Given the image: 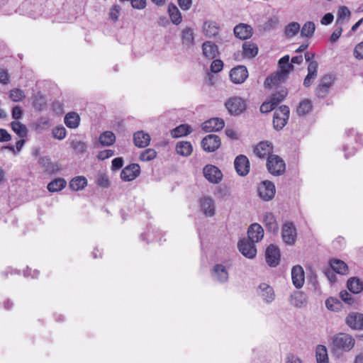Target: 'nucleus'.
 Segmentation results:
<instances>
[{"mask_svg": "<svg viewBox=\"0 0 363 363\" xmlns=\"http://www.w3.org/2000/svg\"><path fill=\"white\" fill-rule=\"evenodd\" d=\"M289 55H285L279 60V69L265 79L264 86L266 87H272L286 79L289 74L294 69L293 65L289 62Z\"/></svg>", "mask_w": 363, "mask_h": 363, "instance_id": "nucleus-1", "label": "nucleus"}, {"mask_svg": "<svg viewBox=\"0 0 363 363\" xmlns=\"http://www.w3.org/2000/svg\"><path fill=\"white\" fill-rule=\"evenodd\" d=\"M355 345L354 338L350 334L340 333L333 337V350L341 352H350Z\"/></svg>", "mask_w": 363, "mask_h": 363, "instance_id": "nucleus-2", "label": "nucleus"}, {"mask_svg": "<svg viewBox=\"0 0 363 363\" xmlns=\"http://www.w3.org/2000/svg\"><path fill=\"white\" fill-rule=\"evenodd\" d=\"M289 118V108L286 106H281L275 110L273 118L274 128L281 130L287 123Z\"/></svg>", "mask_w": 363, "mask_h": 363, "instance_id": "nucleus-3", "label": "nucleus"}, {"mask_svg": "<svg viewBox=\"0 0 363 363\" xmlns=\"http://www.w3.org/2000/svg\"><path fill=\"white\" fill-rule=\"evenodd\" d=\"M267 167L268 171L273 175H281L285 171V163L279 156L270 155L267 158Z\"/></svg>", "mask_w": 363, "mask_h": 363, "instance_id": "nucleus-4", "label": "nucleus"}, {"mask_svg": "<svg viewBox=\"0 0 363 363\" xmlns=\"http://www.w3.org/2000/svg\"><path fill=\"white\" fill-rule=\"evenodd\" d=\"M225 105L228 112L232 115L240 114L247 107L245 101L239 96L230 98Z\"/></svg>", "mask_w": 363, "mask_h": 363, "instance_id": "nucleus-5", "label": "nucleus"}, {"mask_svg": "<svg viewBox=\"0 0 363 363\" xmlns=\"http://www.w3.org/2000/svg\"><path fill=\"white\" fill-rule=\"evenodd\" d=\"M281 237L284 242L288 245H294L297 238V231L291 222L284 224L281 230Z\"/></svg>", "mask_w": 363, "mask_h": 363, "instance_id": "nucleus-6", "label": "nucleus"}, {"mask_svg": "<svg viewBox=\"0 0 363 363\" xmlns=\"http://www.w3.org/2000/svg\"><path fill=\"white\" fill-rule=\"evenodd\" d=\"M275 186L269 181L262 182L258 187L259 197L266 201L272 200L275 195Z\"/></svg>", "mask_w": 363, "mask_h": 363, "instance_id": "nucleus-7", "label": "nucleus"}, {"mask_svg": "<svg viewBox=\"0 0 363 363\" xmlns=\"http://www.w3.org/2000/svg\"><path fill=\"white\" fill-rule=\"evenodd\" d=\"M203 173L205 178L211 183L218 184L223 178L221 171L216 166L207 164L203 167Z\"/></svg>", "mask_w": 363, "mask_h": 363, "instance_id": "nucleus-8", "label": "nucleus"}, {"mask_svg": "<svg viewBox=\"0 0 363 363\" xmlns=\"http://www.w3.org/2000/svg\"><path fill=\"white\" fill-rule=\"evenodd\" d=\"M239 251L243 256L248 259H253L257 255V249L255 242L250 240L243 239L239 241L238 244Z\"/></svg>", "mask_w": 363, "mask_h": 363, "instance_id": "nucleus-9", "label": "nucleus"}, {"mask_svg": "<svg viewBox=\"0 0 363 363\" xmlns=\"http://www.w3.org/2000/svg\"><path fill=\"white\" fill-rule=\"evenodd\" d=\"M221 145L220 138L216 135L210 134L206 136L201 141V146L204 151L213 152Z\"/></svg>", "mask_w": 363, "mask_h": 363, "instance_id": "nucleus-10", "label": "nucleus"}, {"mask_svg": "<svg viewBox=\"0 0 363 363\" xmlns=\"http://www.w3.org/2000/svg\"><path fill=\"white\" fill-rule=\"evenodd\" d=\"M265 259L269 266H277L280 262V251L278 247L274 245L268 246L265 252Z\"/></svg>", "mask_w": 363, "mask_h": 363, "instance_id": "nucleus-11", "label": "nucleus"}, {"mask_svg": "<svg viewBox=\"0 0 363 363\" xmlns=\"http://www.w3.org/2000/svg\"><path fill=\"white\" fill-rule=\"evenodd\" d=\"M248 77V71L246 67L240 65L230 72V78L234 84H242Z\"/></svg>", "mask_w": 363, "mask_h": 363, "instance_id": "nucleus-12", "label": "nucleus"}, {"mask_svg": "<svg viewBox=\"0 0 363 363\" xmlns=\"http://www.w3.org/2000/svg\"><path fill=\"white\" fill-rule=\"evenodd\" d=\"M140 171V167L138 164H131L122 170L121 177L125 182H130L139 175Z\"/></svg>", "mask_w": 363, "mask_h": 363, "instance_id": "nucleus-13", "label": "nucleus"}, {"mask_svg": "<svg viewBox=\"0 0 363 363\" xmlns=\"http://www.w3.org/2000/svg\"><path fill=\"white\" fill-rule=\"evenodd\" d=\"M212 277L219 283L227 282L229 274L226 267L223 264H217L214 265L212 270Z\"/></svg>", "mask_w": 363, "mask_h": 363, "instance_id": "nucleus-14", "label": "nucleus"}, {"mask_svg": "<svg viewBox=\"0 0 363 363\" xmlns=\"http://www.w3.org/2000/svg\"><path fill=\"white\" fill-rule=\"evenodd\" d=\"M234 165L237 173L240 176H245L250 171V162L245 155L238 156L235 160Z\"/></svg>", "mask_w": 363, "mask_h": 363, "instance_id": "nucleus-15", "label": "nucleus"}, {"mask_svg": "<svg viewBox=\"0 0 363 363\" xmlns=\"http://www.w3.org/2000/svg\"><path fill=\"white\" fill-rule=\"evenodd\" d=\"M346 324L353 330H363V314L351 313L345 320Z\"/></svg>", "mask_w": 363, "mask_h": 363, "instance_id": "nucleus-16", "label": "nucleus"}, {"mask_svg": "<svg viewBox=\"0 0 363 363\" xmlns=\"http://www.w3.org/2000/svg\"><path fill=\"white\" fill-rule=\"evenodd\" d=\"M200 206L202 212L207 216L212 217L215 215V201L211 196H203L200 200Z\"/></svg>", "mask_w": 363, "mask_h": 363, "instance_id": "nucleus-17", "label": "nucleus"}, {"mask_svg": "<svg viewBox=\"0 0 363 363\" xmlns=\"http://www.w3.org/2000/svg\"><path fill=\"white\" fill-rule=\"evenodd\" d=\"M257 294L266 303H271L275 297L273 288L266 283H262L259 284L257 289Z\"/></svg>", "mask_w": 363, "mask_h": 363, "instance_id": "nucleus-18", "label": "nucleus"}, {"mask_svg": "<svg viewBox=\"0 0 363 363\" xmlns=\"http://www.w3.org/2000/svg\"><path fill=\"white\" fill-rule=\"evenodd\" d=\"M291 279L293 284L296 289H301L303 286L305 275L302 267L300 265L293 267L291 269Z\"/></svg>", "mask_w": 363, "mask_h": 363, "instance_id": "nucleus-19", "label": "nucleus"}, {"mask_svg": "<svg viewBox=\"0 0 363 363\" xmlns=\"http://www.w3.org/2000/svg\"><path fill=\"white\" fill-rule=\"evenodd\" d=\"M247 236L252 242H258L264 237V230L259 224L253 223L248 228Z\"/></svg>", "mask_w": 363, "mask_h": 363, "instance_id": "nucleus-20", "label": "nucleus"}, {"mask_svg": "<svg viewBox=\"0 0 363 363\" xmlns=\"http://www.w3.org/2000/svg\"><path fill=\"white\" fill-rule=\"evenodd\" d=\"M224 121L221 118H213L202 123V129L206 132H214L224 127Z\"/></svg>", "mask_w": 363, "mask_h": 363, "instance_id": "nucleus-21", "label": "nucleus"}, {"mask_svg": "<svg viewBox=\"0 0 363 363\" xmlns=\"http://www.w3.org/2000/svg\"><path fill=\"white\" fill-rule=\"evenodd\" d=\"M272 144L268 141L260 142L254 148V152L259 158H264L266 156H269L272 152Z\"/></svg>", "mask_w": 363, "mask_h": 363, "instance_id": "nucleus-22", "label": "nucleus"}, {"mask_svg": "<svg viewBox=\"0 0 363 363\" xmlns=\"http://www.w3.org/2000/svg\"><path fill=\"white\" fill-rule=\"evenodd\" d=\"M235 35L242 40L250 38L252 35V28L250 26L240 23L234 28Z\"/></svg>", "mask_w": 363, "mask_h": 363, "instance_id": "nucleus-23", "label": "nucleus"}, {"mask_svg": "<svg viewBox=\"0 0 363 363\" xmlns=\"http://www.w3.org/2000/svg\"><path fill=\"white\" fill-rule=\"evenodd\" d=\"M331 84L332 79L330 77L325 76L323 77L316 89V95L320 98L325 97L329 91Z\"/></svg>", "mask_w": 363, "mask_h": 363, "instance_id": "nucleus-24", "label": "nucleus"}, {"mask_svg": "<svg viewBox=\"0 0 363 363\" xmlns=\"http://www.w3.org/2000/svg\"><path fill=\"white\" fill-rule=\"evenodd\" d=\"M133 141L135 146L143 148L147 147L150 142V136L144 131H138L133 135Z\"/></svg>", "mask_w": 363, "mask_h": 363, "instance_id": "nucleus-25", "label": "nucleus"}, {"mask_svg": "<svg viewBox=\"0 0 363 363\" xmlns=\"http://www.w3.org/2000/svg\"><path fill=\"white\" fill-rule=\"evenodd\" d=\"M203 33L208 38H212L218 35L220 28L217 23L212 21H206L203 25Z\"/></svg>", "mask_w": 363, "mask_h": 363, "instance_id": "nucleus-26", "label": "nucleus"}, {"mask_svg": "<svg viewBox=\"0 0 363 363\" xmlns=\"http://www.w3.org/2000/svg\"><path fill=\"white\" fill-rule=\"evenodd\" d=\"M203 54L206 57L213 59L218 53V49L216 44L206 41L202 45Z\"/></svg>", "mask_w": 363, "mask_h": 363, "instance_id": "nucleus-27", "label": "nucleus"}, {"mask_svg": "<svg viewBox=\"0 0 363 363\" xmlns=\"http://www.w3.org/2000/svg\"><path fill=\"white\" fill-rule=\"evenodd\" d=\"M263 221L267 230L272 233H276L278 230V224L274 215L270 212H266L263 215Z\"/></svg>", "mask_w": 363, "mask_h": 363, "instance_id": "nucleus-28", "label": "nucleus"}, {"mask_svg": "<svg viewBox=\"0 0 363 363\" xmlns=\"http://www.w3.org/2000/svg\"><path fill=\"white\" fill-rule=\"evenodd\" d=\"M330 266L334 272L340 274H347L348 273V267L347 264L337 259H333L330 261Z\"/></svg>", "mask_w": 363, "mask_h": 363, "instance_id": "nucleus-29", "label": "nucleus"}, {"mask_svg": "<svg viewBox=\"0 0 363 363\" xmlns=\"http://www.w3.org/2000/svg\"><path fill=\"white\" fill-rule=\"evenodd\" d=\"M258 52L257 46L251 42H245L242 44V55L244 57L252 58L257 55Z\"/></svg>", "mask_w": 363, "mask_h": 363, "instance_id": "nucleus-30", "label": "nucleus"}, {"mask_svg": "<svg viewBox=\"0 0 363 363\" xmlns=\"http://www.w3.org/2000/svg\"><path fill=\"white\" fill-rule=\"evenodd\" d=\"M176 151L177 154L184 157H187L191 154L193 147L189 142L180 141L177 144Z\"/></svg>", "mask_w": 363, "mask_h": 363, "instance_id": "nucleus-31", "label": "nucleus"}, {"mask_svg": "<svg viewBox=\"0 0 363 363\" xmlns=\"http://www.w3.org/2000/svg\"><path fill=\"white\" fill-rule=\"evenodd\" d=\"M87 185V179L83 176H78L73 178L69 182V187L73 191L82 190Z\"/></svg>", "mask_w": 363, "mask_h": 363, "instance_id": "nucleus-32", "label": "nucleus"}, {"mask_svg": "<svg viewBox=\"0 0 363 363\" xmlns=\"http://www.w3.org/2000/svg\"><path fill=\"white\" fill-rule=\"evenodd\" d=\"M99 141L102 146H111L116 141V135L111 131H104L99 135Z\"/></svg>", "mask_w": 363, "mask_h": 363, "instance_id": "nucleus-33", "label": "nucleus"}, {"mask_svg": "<svg viewBox=\"0 0 363 363\" xmlns=\"http://www.w3.org/2000/svg\"><path fill=\"white\" fill-rule=\"evenodd\" d=\"M79 122L80 117L75 112L68 113L65 117V123L69 128H77L79 125Z\"/></svg>", "mask_w": 363, "mask_h": 363, "instance_id": "nucleus-34", "label": "nucleus"}, {"mask_svg": "<svg viewBox=\"0 0 363 363\" xmlns=\"http://www.w3.org/2000/svg\"><path fill=\"white\" fill-rule=\"evenodd\" d=\"M67 185V182L62 178L55 179L48 184V190L54 193L62 190Z\"/></svg>", "mask_w": 363, "mask_h": 363, "instance_id": "nucleus-35", "label": "nucleus"}, {"mask_svg": "<svg viewBox=\"0 0 363 363\" xmlns=\"http://www.w3.org/2000/svg\"><path fill=\"white\" fill-rule=\"evenodd\" d=\"M168 13L172 22L175 25H179L182 21V14L178 8L173 4L168 5Z\"/></svg>", "mask_w": 363, "mask_h": 363, "instance_id": "nucleus-36", "label": "nucleus"}, {"mask_svg": "<svg viewBox=\"0 0 363 363\" xmlns=\"http://www.w3.org/2000/svg\"><path fill=\"white\" fill-rule=\"evenodd\" d=\"M317 363H328V350L325 346L319 345L315 349Z\"/></svg>", "mask_w": 363, "mask_h": 363, "instance_id": "nucleus-37", "label": "nucleus"}, {"mask_svg": "<svg viewBox=\"0 0 363 363\" xmlns=\"http://www.w3.org/2000/svg\"><path fill=\"white\" fill-rule=\"evenodd\" d=\"M347 288L353 294H359L363 290V282L357 278H350L347 281Z\"/></svg>", "mask_w": 363, "mask_h": 363, "instance_id": "nucleus-38", "label": "nucleus"}, {"mask_svg": "<svg viewBox=\"0 0 363 363\" xmlns=\"http://www.w3.org/2000/svg\"><path fill=\"white\" fill-rule=\"evenodd\" d=\"M306 296L301 291L295 292L291 297V303L298 308L306 304Z\"/></svg>", "mask_w": 363, "mask_h": 363, "instance_id": "nucleus-39", "label": "nucleus"}, {"mask_svg": "<svg viewBox=\"0 0 363 363\" xmlns=\"http://www.w3.org/2000/svg\"><path fill=\"white\" fill-rule=\"evenodd\" d=\"M11 127L14 133L19 137L25 138L28 134V129L26 126L18 121H14L11 123Z\"/></svg>", "mask_w": 363, "mask_h": 363, "instance_id": "nucleus-40", "label": "nucleus"}, {"mask_svg": "<svg viewBox=\"0 0 363 363\" xmlns=\"http://www.w3.org/2000/svg\"><path fill=\"white\" fill-rule=\"evenodd\" d=\"M191 132V128L189 125L183 124L174 128L171 131L173 138H180L186 135Z\"/></svg>", "mask_w": 363, "mask_h": 363, "instance_id": "nucleus-41", "label": "nucleus"}, {"mask_svg": "<svg viewBox=\"0 0 363 363\" xmlns=\"http://www.w3.org/2000/svg\"><path fill=\"white\" fill-rule=\"evenodd\" d=\"M315 29V23L312 21H308L303 24L301 30V35L306 38H311Z\"/></svg>", "mask_w": 363, "mask_h": 363, "instance_id": "nucleus-42", "label": "nucleus"}, {"mask_svg": "<svg viewBox=\"0 0 363 363\" xmlns=\"http://www.w3.org/2000/svg\"><path fill=\"white\" fill-rule=\"evenodd\" d=\"M312 110V103L308 99H304L300 102L297 107L296 111L298 115L303 116L309 113Z\"/></svg>", "mask_w": 363, "mask_h": 363, "instance_id": "nucleus-43", "label": "nucleus"}, {"mask_svg": "<svg viewBox=\"0 0 363 363\" xmlns=\"http://www.w3.org/2000/svg\"><path fill=\"white\" fill-rule=\"evenodd\" d=\"M182 38L184 44L188 46L193 45L194 40L193 30L190 28H184L182 31Z\"/></svg>", "mask_w": 363, "mask_h": 363, "instance_id": "nucleus-44", "label": "nucleus"}, {"mask_svg": "<svg viewBox=\"0 0 363 363\" xmlns=\"http://www.w3.org/2000/svg\"><path fill=\"white\" fill-rule=\"evenodd\" d=\"M301 26L298 23H290L285 28V35L288 38H292L299 32Z\"/></svg>", "mask_w": 363, "mask_h": 363, "instance_id": "nucleus-45", "label": "nucleus"}, {"mask_svg": "<svg viewBox=\"0 0 363 363\" xmlns=\"http://www.w3.org/2000/svg\"><path fill=\"white\" fill-rule=\"evenodd\" d=\"M350 11L346 6H341L337 11V23H342L343 21L349 20Z\"/></svg>", "mask_w": 363, "mask_h": 363, "instance_id": "nucleus-46", "label": "nucleus"}, {"mask_svg": "<svg viewBox=\"0 0 363 363\" xmlns=\"http://www.w3.org/2000/svg\"><path fill=\"white\" fill-rule=\"evenodd\" d=\"M9 97L14 102H20L26 98V94L20 89H13L10 91Z\"/></svg>", "mask_w": 363, "mask_h": 363, "instance_id": "nucleus-47", "label": "nucleus"}, {"mask_svg": "<svg viewBox=\"0 0 363 363\" xmlns=\"http://www.w3.org/2000/svg\"><path fill=\"white\" fill-rule=\"evenodd\" d=\"M40 164L45 167L46 170L50 173L59 170V167L57 164H52L50 160L48 157H42L40 159Z\"/></svg>", "mask_w": 363, "mask_h": 363, "instance_id": "nucleus-48", "label": "nucleus"}, {"mask_svg": "<svg viewBox=\"0 0 363 363\" xmlns=\"http://www.w3.org/2000/svg\"><path fill=\"white\" fill-rule=\"evenodd\" d=\"M157 155V152L154 149H147L144 150L140 156V159L143 162H148L153 160Z\"/></svg>", "mask_w": 363, "mask_h": 363, "instance_id": "nucleus-49", "label": "nucleus"}, {"mask_svg": "<svg viewBox=\"0 0 363 363\" xmlns=\"http://www.w3.org/2000/svg\"><path fill=\"white\" fill-rule=\"evenodd\" d=\"M325 306L330 311H336L340 309V303L337 298L330 297L325 301Z\"/></svg>", "mask_w": 363, "mask_h": 363, "instance_id": "nucleus-50", "label": "nucleus"}, {"mask_svg": "<svg viewBox=\"0 0 363 363\" xmlns=\"http://www.w3.org/2000/svg\"><path fill=\"white\" fill-rule=\"evenodd\" d=\"M52 136L57 140H62L66 137V129L60 125L54 128L52 130Z\"/></svg>", "mask_w": 363, "mask_h": 363, "instance_id": "nucleus-51", "label": "nucleus"}, {"mask_svg": "<svg viewBox=\"0 0 363 363\" xmlns=\"http://www.w3.org/2000/svg\"><path fill=\"white\" fill-rule=\"evenodd\" d=\"M287 94V91L285 89H281L279 92L272 94L271 100L274 101L276 106L282 101Z\"/></svg>", "mask_w": 363, "mask_h": 363, "instance_id": "nucleus-52", "label": "nucleus"}, {"mask_svg": "<svg viewBox=\"0 0 363 363\" xmlns=\"http://www.w3.org/2000/svg\"><path fill=\"white\" fill-rule=\"evenodd\" d=\"M287 94V91L285 89H281L279 92L272 94L271 100L274 101L276 106L282 101Z\"/></svg>", "mask_w": 363, "mask_h": 363, "instance_id": "nucleus-53", "label": "nucleus"}, {"mask_svg": "<svg viewBox=\"0 0 363 363\" xmlns=\"http://www.w3.org/2000/svg\"><path fill=\"white\" fill-rule=\"evenodd\" d=\"M275 106H276V104L270 99L269 101L264 102L261 105L260 111L262 113H268V112L272 111Z\"/></svg>", "mask_w": 363, "mask_h": 363, "instance_id": "nucleus-54", "label": "nucleus"}, {"mask_svg": "<svg viewBox=\"0 0 363 363\" xmlns=\"http://www.w3.org/2000/svg\"><path fill=\"white\" fill-rule=\"evenodd\" d=\"M72 147L73 149L79 152L82 153L86 150V145L84 142L79 141V140H74L72 143Z\"/></svg>", "mask_w": 363, "mask_h": 363, "instance_id": "nucleus-55", "label": "nucleus"}, {"mask_svg": "<svg viewBox=\"0 0 363 363\" xmlns=\"http://www.w3.org/2000/svg\"><path fill=\"white\" fill-rule=\"evenodd\" d=\"M341 299L349 305H352L354 303V299L352 294L346 291H342L340 294Z\"/></svg>", "mask_w": 363, "mask_h": 363, "instance_id": "nucleus-56", "label": "nucleus"}, {"mask_svg": "<svg viewBox=\"0 0 363 363\" xmlns=\"http://www.w3.org/2000/svg\"><path fill=\"white\" fill-rule=\"evenodd\" d=\"M121 12V7L118 5H114L110 9L109 16L113 21L118 20Z\"/></svg>", "mask_w": 363, "mask_h": 363, "instance_id": "nucleus-57", "label": "nucleus"}, {"mask_svg": "<svg viewBox=\"0 0 363 363\" xmlns=\"http://www.w3.org/2000/svg\"><path fill=\"white\" fill-rule=\"evenodd\" d=\"M223 63L220 60H214L211 65V71L213 73H218L222 70Z\"/></svg>", "mask_w": 363, "mask_h": 363, "instance_id": "nucleus-58", "label": "nucleus"}, {"mask_svg": "<svg viewBox=\"0 0 363 363\" xmlns=\"http://www.w3.org/2000/svg\"><path fill=\"white\" fill-rule=\"evenodd\" d=\"M133 8L138 10L144 9L147 6V0H130Z\"/></svg>", "mask_w": 363, "mask_h": 363, "instance_id": "nucleus-59", "label": "nucleus"}, {"mask_svg": "<svg viewBox=\"0 0 363 363\" xmlns=\"http://www.w3.org/2000/svg\"><path fill=\"white\" fill-rule=\"evenodd\" d=\"M97 184L101 187L107 188L110 185V182L106 175L101 174L98 177Z\"/></svg>", "mask_w": 363, "mask_h": 363, "instance_id": "nucleus-60", "label": "nucleus"}, {"mask_svg": "<svg viewBox=\"0 0 363 363\" xmlns=\"http://www.w3.org/2000/svg\"><path fill=\"white\" fill-rule=\"evenodd\" d=\"M354 56L359 60L363 59V41L355 46Z\"/></svg>", "mask_w": 363, "mask_h": 363, "instance_id": "nucleus-61", "label": "nucleus"}, {"mask_svg": "<svg viewBox=\"0 0 363 363\" xmlns=\"http://www.w3.org/2000/svg\"><path fill=\"white\" fill-rule=\"evenodd\" d=\"M23 111L19 106H16L13 108L11 111L12 118L18 120L22 118Z\"/></svg>", "mask_w": 363, "mask_h": 363, "instance_id": "nucleus-62", "label": "nucleus"}, {"mask_svg": "<svg viewBox=\"0 0 363 363\" xmlns=\"http://www.w3.org/2000/svg\"><path fill=\"white\" fill-rule=\"evenodd\" d=\"M114 155V152L111 150H105L101 151L98 154V159L101 160H104L105 159L109 158Z\"/></svg>", "mask_w": 363, "mask_h": 363, "instance_id": "nucleus-63", "label": "nucleus"}, {"mask_svg": "<svg viewBox=\"0 0 363 363\" xmlns=\"http://www.w3.org/2000/svg\"><path fill=\"white\" fill-rule=\"evenodd\" d=\"M286 363H303L302 360L294 354H288L286 357Z\"/></svg>", "mask_w": 363, "mask_h": 363, "instance_id": "nucleus-64", "label": "nucleus"}]
</instances>
